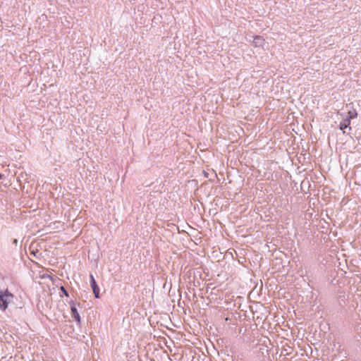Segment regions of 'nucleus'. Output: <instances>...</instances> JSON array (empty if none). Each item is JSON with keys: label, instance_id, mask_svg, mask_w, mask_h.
Segmentation results:
<instances>
[{"label": "nucleus", "instance_id": "6", "mask_svg": "<svg viewBox=\"0 0 361 361\" xmlns=\"http://www.w3.org/2000/svg\"><path fill=\"white\" fill-rule=\"evenodd\" d=\"M357 114L356 111L355 109H353L348 111V116L346 118H349V120L350 121L352 118H355V117H357Z\"/></svg>", "mask_w": 361, "mask_h": 361}, {"label": "nucleus", "instance_id": "5", "mask_svg": "<svg viewBox=\"0 0 361 361\" xmlns=\"http://www.w3.org/2000/svg\"><path fill=\"white\" fill-rule=\"evenodd\" d=\"M350 125V121L349 120V118H345L343 119V121L340 123L339 128L341 130L343 131V133H345V130L347 128H348L349 130H351Z\"/></svg>", "mask_w": 361, "mask_h": 361}, {"label": "nucleus", "instance_id": "2", "mask_svg": "<svg viewBox=\"0 0 361 361\" xmlns=\"http://www.w3.org/2000/svg\"><path fill=\"white\" fill-rule=\"evenodd\" d=\"M68 303L71 307L72 318H73L78 324H80L81 319L76 307V303L73 300H71Z\"/></svg>", "mask_w": 361, "mask_h": 361}, {"label": "nucleus", "instance_id": "1", "mask_svg": "<svg viewBox=\"0 0 361 361\" xmlns=\"http://www.w3.org/2000/svg\"><path fill=\"white\" fill-rule=\"evenodd\" d=\"M13 298L14 295L8 289L0 290V310L5 311Z\"/></svg>", "mask_w": 361, "mask_h": 361}, {"label": "nucleus", "instance_id": "3", "mask_svg": "<svg viewBox=\"0 0 361 361\" xmlns=\"http://www.w3.org/2000/svg\"><path fill=\"white\" fill-rule=\"evenodd\" d=\"M252 44L255 47L264 48V46L265 44V40L262 36L255 35L253 37Z\"/></svg>", "mask_w": 361, "mask_h": 361}, {"label": "nucleus", "instance_id": "4", "mask_svg": "<svg viewBox=\"0 0 361 361\" xmlns=\"http://www.w3.org/2000/svg\"><path fill=\"white\" fill-rule=\"evenodd\" d=\"M90 286L92 288L95 298H99V288L97 284V282L92 274H90Z\"/></svg>", "mask_w": 361, "mask_h": 361}, {"label": "nucleus", "instance_id": "8", "mask_svg": "<svg viewBox=\"0 0 361 361\" xmlns=\"http://www.w3.org/2000/svg\"><path fill=\"white\" fill-rule=\"evenodd\" d=\"M3 177V175L0 173V179H1Z\"/></svg>", "mask_w": 361, "mask_h": 361}, {"label": "nucleus", "instance_id": "7", "mask_svg": "<svg viewBox=\"0 0 361 361\" xmlns=\"http://www.w3.org/2000/svg\"><path fill=\"white\" fill-rule=\"evenodd\" d=\"M61 293H62L66 297H68L69 296V293L67 291V290L65 288L64 286H61L59 288Z\"/></svg>", "mask_w": 361, "mask_h": 361}]
</instances>
